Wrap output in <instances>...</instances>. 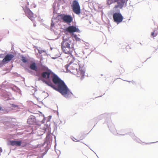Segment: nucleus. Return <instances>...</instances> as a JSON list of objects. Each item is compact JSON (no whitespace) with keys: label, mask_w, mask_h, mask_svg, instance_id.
<instances>
[{"label":"nucleus","mask_w":158,"mask_h":158,"mask_svg":"<svg viewBox=\"0 0 158 158\" xmlns=\"http://www.w3.org/2000/svg\"><path fill=\"white\" fill-rule=\"evenodd\" d=\"M51 74H53L52 81L55 85H57V86L53 85L51 81L50 75L49 76V78L47 79L44 83L59 92L66 99L71 98L73 95V93L70 91L64 81L53 73L52 72Z\"/></svg>","instance_id":"1"},{"label":"nucleus","mask_w":158,"mask_h":158,"mask_svg":"<svg viewBox=\"0 0 158 158\" xmlns=\"http://www.w3.org/2000/svg\"><path fill=\"white\" fill-rule=\"evenodd\" d=\"M29 67L31 69L35 72L34 73V75L39 77L38 80H41L44 83L45 82L47 79L49 78V76L50 75V74L52 73V72L50 69H48V71H44L41 73L40 71L38 69V67L36 63L34 62H31Z\"/></svg>","instance_id":"2"},{"label":"nucleus","mask_w":158,"mask_h":158,"mask_svg":"<svg viewBox=\"0 0 158 158\" xmlns=\"http://www.w3.org/2000/svg\"><path fill=\"white\" fill-rule=\"evenodd\" d=\"M72 44L71 41L69 38L64 39L63 37V41L61 45L62 50L65 54H69L70 52V45Z\"/></svg>","instance_id":"3"},{"label":"nucleus","mask_w":158,"mask_h":158,"mask_svg":"<svg viewBox=\"0 0 158 158\" xmlns=\"http://www.w3.org/2000/svg\"><path fill=\"white\" fill-rule=\"evenodd\" d=\"M128 0H107V4L108 5H110L115 2H117V5L115 6L114 8L116 9L119 8L122 9L124 6L127 5V1Z\"/></svg>","instance_id":"4"},{"label":"nucleus","mask_w":158,"mask_h":158,"mask_svg":"<svg viewBox=\"0 0 158 158\" xmlns=\"http://www.w3.org/2000/svg\"><path fill=\"white\" fill-rule=\"evenodd\" d=\"M73 11L77 15H79L81 12L80 7L78 2L77 0H74L71 6Z\"/></svg>","instance_id":"5"},{"label":"nucleus","mask_w":158,"mask_h":158,"mask_svg":"<svg viewBox=\"0 0 158 158\" xmlns=\"http://www.w3.org/2000/svg\"><path fill=\"white\" fill-rule=\"evenodd\" d=\"M118 12L114 13L113 15V17L114 22L118 24L122 22L123 17L121 13L119 12V10H117Z\"/></svg>","instance_id":"6"},{"label":"nucleus","mask_w":158,"mask_h":158,"mask_svg":"<svg viewBox=\"0 0 158 158\" xmlns=\"http://www.w3.org/2000/svg\"><path fill=\"white\" fill-rule=\"evenodd\" d=\"M66 30L67 32L71 35L72 36L74 35V32H80V30H79L78 26H70L67 27Z\"/></svg>","instance_id":"7"},{"label":"nucleus","mask_w":158,"mask_h":158,"mask_svg":"<svg viewBox=\"0 0 158 158\" xmlns=\"http://www.w3.org/2000/svg\"><path fill=\"white\" fill-rule=\"evenodd\" d=\"M60 17L63 21L67 23H70L73 20L71 16L70 15L61 14Z\"/></svg>","instance_id":"8"},{"label":"nucleus","mask_w":158,"mask_h":158,"mask_svg":"<svg viewBox=\"0 0 158 158\" xmlns=\"http://www.w3.org/2000/svg\"><path fill=\"white\" fill-rule=\"evenodd\" d=\"M23 143V142L20 140H11L8 142V144L13 146H15L18 147L20 146L21 144L23 147H24L26 145V143H24V144Z\"/></svg>","instance_id":"9"},{"label":"nucleus","mask_w":158,"mask_h":158,"mask_svg":"<svg viewBox=\"0 0 158 158\" xmlns=\"http://www.w3.org/2000/svg\"><path fill=\"white\" fill-rule=\"evenodd\" d=\"M24 11L26 15L33 22L34 18L33 17V14L32 12L27 6L24 10Z\"/></svg>","instance_id":"10"},{"label":"nucleus","mask_w":158,"mask_h":158,"mask_svg":"<svg viewBox=\"0 0 158 158\" xmlns=\"http://www.w3.org/2000/svg\"><path fill=\"white\" fill-rule=\"evenodd\" d=\"M27 123L30 125H40V124L38 123L36 121L35 117L33 115H31L29 117L27 120Z\"/></svg>","instance_id":"11"},{"label":"nucleus","mask_w":158,"mask_h":158,"mask_svg":"<svg viewBox=\"0 0 158 158\" xmlns=\"http://www.w3.org/2000/svg\"><path fill=\"white\" fill-rule=\"evenodd\" d=\"M14 57V56L12 54H7L4 57L2 60V63H6L7 62L10 61Z\"/></svg>","instance_id":"12"},{"label":"nucleus","mask_w":158,"mask_h":158,"mask_svg":"<svg viewBox=\"0 0 158 158\" xmlns=\"http://www.w3.org/2000/svg\"><path fill=\"white\" fill-rule=\"evenodd\" d=\"M64 0H56V2H54L53 5V13H56V10L57 9H59L58 7L59 5V2H57L59 1H64Z\"/></svg>","instance_id":"13"},{"label":"nucleus","mask_w":158,"mask_h":158,"mask_svg":"<svg viewBox=\"0 0 158 158\" xmlns=\"http://www.w3.org/2000/svg\"><path fill=\"white\" fill-rule=\"evenodd\" d=\"M129 135H130L132 138L135 141L139 143H141V140L138 138L136 137L133 133L131 132L129 134Z\"/></svg>","instance_id":"14"},{"label":"nucleus","mask_w":158,"mask_h":158,"mask_svg":"<svg viewBox=\"0 0 158 158\" xmlns=\"http://www.w3.org/2000/svg\"><path fill=\"white\" fill-rule=\"evenodd\" d=\"M78 65L75 64H73L72 66H70V69L72 70H74L76 71L77 72H79V71H78V69L77 68V67Z\"/></svg>","instance_id":"15"},{"label":"nucleus","mask_w":158,"mask_h":158,"mask_svg":"<svg viewBox=\"0 0 158 158\" xmlns=\"http://www.w3.org/2000/svg\"><path fill=\"white\" fill-rule=\"evenodd\" d=\"M73 62L74 60L73 59H72V60L70 61L69 63L68 64H66L65 66L64 67L66 69L67 71L68 72H69L70 70H69L68 68L73 63Z\"/></svg>","instance_id":"16"},{"label":"nucleus","mask_w":158,"mask_h":158,"mask_svg":"<svg viewBox=\"0 0 158 158\" xmlns=\"http://www.w3.org/2000/svg\"><path fill=\"white\" fill-rule=\"evenodd\" d=\"M73 38H74L75 39V40L77 41H79L80 42L81 41V40L80 38H78L77 35L76 34H74V35H73V36H72Z\"/></svg>","instance_id":"17"},{"label":"nucleus","mask_w":158,"mask_h":158,"mask_svg":"<svg viewBox=\"0 0 158 158\" xmlns=\"http://www.w3.org/2000/svg\"><path fill=\"white\" fill-rule=\"evenodd\" d=\"M37 50L38 51L39 53L40 54H41L43 52L44 53H45L46 52V51L44 50H42L41 49H40V48L38 49ZM45 54L44 53V55H45Z\"/></svg>","instance_id":"18"},{"label":"nucleus","mask_w":158,"mask_h":158,"mask_svg":"<svg viewBox=\"0 0 158 158\" xmlns=\"http://www.w3.org/2000/svg\"><path fill=\"white\" fill-rule=\"evenodd\" d=\"M53 18L52 19V22L51 23V28L50 30L52 31H54V29L52 28L54 27V23L53 22Z\"/></svg>","instance_id":"19"},{"label":"nucleus","mask_w":158,"mask_h":158,"mask_svg":"<svg viewBox=\"0 0 158 158\" xmlns=\"http://www.w3.org/2000/svg\"><path fill=\"white\" fill-rule=\"evenodd\" d=\"M81 75L82 77H84V76L85 72L83 70H80V72Z\"/></svg>","instance_id":"20"},{"label":"nucleus","mask_w":158,"mask_h":158,"mask_svg":"<svg viewBox=\"0 0 158 158\" xmlns=\"http://www.w3.org/2000/svg\"><path fill=\"white\" fill-rule=\"evenodd\" d=\"M22 61L24 63H26L27 62V60L26 58L24 56L22 57Z\"/></svg>","instance_id":"21"},{"label":"nucleus","mask_w":158,"mask_h":158,"mask_svg":"<svg viewBox=\"0 0 158 158\" xmlns=\"http://www.w3.org/2000/svg\"><path fill=\"white\" fill-rule=\"evenodd\" d=\"M11 107H12L17 108H19V106L17 105H15V104H11Z\"/></svg>","instance_id":"22"},{"label":"nucleus","mask_w":158,"mask_h":158,"mask_svg":"<svg viewBox=\"0 0 158 158\" xmlns=\"http://www.w3.org/2000/svg\"><path fill=\"white\" fill-rule=\"evenodd\" d=\"M71 139H72V140L74 141H75L74 139H75L77 141L78 140H77L74 137H73V136L71 137Z\"/></svg>","instance_id":"23"},{"label":"nucleus","mask_w":158,"mask_h":158,"mask_svg":"<svg viewBox=\"0 0 158 158\" xmlns=\"http://www.w3.org/2000/svg\"><path fill=\"white\" fill-rule=\"evenodd\" d=\"M86 44H87V45H86L85 46V49H87L89 48V44L88 43H86Z\"/></svg>","instance_id":"24"},{"label":"nucleus","mask_w":158,"mask_h":158,"mask_svg":"<svg viewBox=\"0 0 158 158\" xmlns=\"http://www.w3.org/2000/svg\"><path fill=\"white\" fill-rule=\"evenodd\" d=\"M50 135L49 134H47V136H46L47 139H49L50 138Z\"/></svg>","instance_id":"25"},{"label":"nucleus","mask_w":158,"mask_h":158,"mask_svg":"<svg viewBox=\"0 0 158 158\" xmlns=\"http://www.w3.org/2000/svg\"><path fill=\"white\" fill-rule=\"evenodd\" d=\"M154 35V32H152L151 33V35L152 36H153L154 37H155L157 35Z\"/></svg>","instance_id":"26"},{"label":"nucleus","mask_w":158,"mask_h":158,"mask_svg":"<svg viewBox=\"0 0 158 158\" xmlns=\"http://www.w3.org/2000/svg\"><path fill=\"white\" fill-rule=\"evenodd\" d=\"M102 117V115H100L98 116V117H97V118H101V117Z\"/></svg>","instance_id":"27"},{"label":"nucleus","mask_w":158,"mask_h":158,"mask_svg":"<svg viewBox=\"0 0 158 158\" xmlns=\"http://www.w3.org/2000/svg\"><path fill=\"white\" fill-rule=\"evenodd\" d=\"M28 72L29 73H30L31 74H32V72L31 71H30V70H28Z\"/></svg>","instance_id":"28"},{"label":"nucleus","mask_w":158,"mask_h":158,"mask_svg":"<svg viewBox=\"0 0 158 158\" xmlns=\"http://www.w3.org/2000/svg\"><path fill=\"white\" fill-rule=\"evenodd\" d=\"M158 142V141H156V142L150 143H147L149 144H151V143H156L157 142Z\"/></svg>","instance_id":"29"},{"label":"nucleus","mask_w":158,"mask_h":158,"mask_svg":"<svg viewBox=\"0 0 158 158\" xmlns=\"http://www.w3.org/2000/svg\"><path fill=\"white\" fill-rule=\"evenodd\" d=\"M2 149L1 148H0V153L2 152Z\"/></svg>","instance_id":"30"},{"label":"nucleus","mask_w":158,"mask_h":158,"mask_svg":"<svg viewBox=\"0 0 158 158\" xmlns=\"http://www.w3.org/2000/svg\"><path fill=\"white\" fill-rule=\"evenodd\" d=\"M34 27H36V24L35 23H34Z\"/></svg>","instance_id":"31"},{"label":"nucleus","mask_w":158,"mask_h":158,"mask_svg":"<svg viewBox=\"0 0 158 158\" xmlns=\"http://www.w3.org/2000/svg\"><path fill=\"white\" fill-rule=\"evenodd\" d=\"M3 56L2 54H0V58L2 57Z\"/></svg>","instance_id":"32"},{"label":"nucleus","mask_w":158,"mask_h":158,"mask_svg":"<svg viewBox=\"0 0 158 158\" xmlns=\"http://www.w3.org/2000/svg\"><path fill=\"white\" fill-rule=\"evenodd\" d=\"M42 122L43 123H44V120H43L42 121Z\"/></svg>","instance_id":"33"},{"label":"nucleus","mask_w":158,"mask_h":158,"mask_svg":"<svg viewBox=\"0 0 158 158\" xmlns=\"http://www.w3.org/2000/svg\"><path fill=\"white\" fill-rule=\"evenodd\" d=\"M36 7V5H34V8H35V7Z\"/></svg>","instance_id":"34"},{"label":"nucleus","mask_w":158,"mask_h":158,"mask_svg":"<svg viewBox=\"0 0 158 158\" xmlns=\"http://www.w3.org/2000/svg\"><path fill=\"white\" fill-rule=\"evenodd\" d=\"M52 58L54 59H56V58L55 57H52Z\"/></svg>","instance_id":"35"},{"label":"nucleus","mask_w":158,"mask_h":158,"mask_svg":"<svg viewBox=\"0 0 158 158\" xmlns=\"http://www.w3.org/2000/svg\"><path fill=\"white\" fill-rule=\"evenodd\" d=\"M49 117V118H50V119H51V117H52V116H50Z\"/></svg>","instance_id":"36"},{"label":"nucleus","mask_w":158,"mask_h":158,"mask_svg":"<svg viewBox=\"0 0 158 158\" xmlns=\"http://www.w3.org/2000/svg\"><path fill=\"white\" fill-rule=\"evenodd\" d=\"M2 109V107L0 106V110Z\"/></svg>","instance_id":"37"},{"label":"nucleus","mask_w":158,"mask_h":158,"mask_svg":"<svg viewBox=\"0 0 158 158\" xmlns=\"http://www.w3.org/2000/svg\"><path fill=\"white\" fill-rule=\"evenodd\" d=\"M124 81H128V82H131V81H126V80H124Z\"/></svg>","instance_id":"38"},{"label":"nucleus","mask_w":158,"mask_h":158,"mask_svg":"<svg viewBox=\"0 0 158 158\" xmlns=\"http://www.w3.org/2000/svg\"><path fill=\"white\" fill-rule=\"evenodd\" d=\"M132 82L133 83H135V82L134 81H132Z\"/></svg>","instance_id":"39"},{"label":"nucleus","mask_w":158,"mask_h":158,"mask_svg":"<svg viewBox=\"0 0 158 158\" xmlns=\"http://www.w3.org/2000/svg\"><path fill=\"white\" fill-rule=\"evenodd\" d=\"M121 135H122V136H123V135H124V134H120Z\"/></svg>","instance_id":"40"},{"label":"nucleus","mask_w":158,"mask_h":158,"mask_svg":"<svg viewBox=\"0 0 158 158\" xmlns=\"http://www.w3.org/2000/svg\"><path fill=\"white\" fill-rule=\"evenodd\" d=\"M27 4H28V5H29V3L28 2H27Z\"/></svg>","instance_id":"41"},{"label":"nucleus","mask_w":158,"mask_h":158,"mask_svg":"<svg viewBox=\"0 0 158 158\" xmlns=\"http://www.w3.org/2000/svg\"><path fill=\"white\" fill-rule=\"evenodd\" d=\"M41 58H42V55H41Z\"/></svg>","instance_id":"42"},{"label":"nucleus","mask_w":158,"mask_h":158,"mask_svg":"<svg viewBox=\"0 0 158 158\" xmlns=\"http://www.w3.org/2000/svg\"><path fill=\"white\" fill-rule=\"evenodd\" d=\"M101 75L102 76L103 75V74H101Z\"/></svg>","instance_id":"43"}]
</instances>
